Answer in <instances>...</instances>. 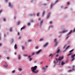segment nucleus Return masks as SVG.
I'll return each mask as SVG.
<instances>
[{"mask_svg":"<svg viewBox=\"0 0 75 75\" xmlns=\"http://www.w3.org/2000/svg\"><path fill=\"white\" fill-rule=\"evenodd\" d=\"M37 68V67L36 66H34V67H31V69L32 72L33 73H34L35 71L36 70Z\"/></svg>","mask_w":75,"mask_h":75,"instance_id":"f257e3e1","label":"nucleus"},{"mask_svg":"<svg viewBox=\"0 0 75 75\" xmlns=\"http://www.w3.org/2000/svg\"><path fill=\"white\" fill-rule=\"evenodd\" d=\"M64 57L63 56H62V57L59 56V57L58 60H59V61H62V60L64 59Z\"/></svg>","mask_w":75,"mask_h":75,"instance_id":"f03ea898","label":"nucleus"},{"mask_svg":"<svg viewBox=\"0 0 75 75\" xmlns=\"http://www.w3.org/2000/svg\"><path fill=\"white\" fill-rule=\"evenodd\" d=\"M60 51V50L59 49L56 52V53L57 54H56V57H57L59 56V52Z\"/></svg>","mask_w":75,"mask_h":75,"instance_id":"7ed1b4c3","label":"nucleus"},{"mask_svg":"<svg viewBox=\"0 0 75 75\" xmlns=\"http://www.w3.org/2000/svg\"><path fill=\"white\" fill-rule=\"evenodd\" d=\"M72 32V30H71L68 33V35H67V38H66V40L68 38H69V37H68V36H69V35L71 34V33Z\"/></svg>","mask_w":75,"mask_h":75,"instance_id":"20e7f679","label":"nucleus"},{"mask_svg":"<svg viewBox=\"0 0 75 75\" xmlns=\"http://www.w3.org/2000/svg\"><path fill=\"white\" fill-rule=\"evenodd\" d=\"M9 6L11 8H13V5H11V2H9Z\"/></svg>","mask_w":75,"mask_h":75,"instance_id":"39448f33","label":"nucleus"},{"mask_svg":"<svg viewBox=\"0 0 75 75\" xmlns=\"http://www.w3.org/2000/svg\"><path fill=\"white\" fill-rule=\"evenodd\" d=\"M41 51V50H40L38 51V52H36V54H38L40 53V52Z\"/></svg>","mask_w":75,"mask_h":75,"instance_id":"423d86ee","label":"nucleus"},{"mask_svg":"<svg viewBox=\"0 0 75 75\" xmlns=\"http://www.w3.org/2000/svg\"><path fill=\"white\" fill-rule=\"evenodd\" d=\"M48 42H46L44 45V47H45L47 46L48 44Z\"/></svg>","mask_w":75,"mask_h":75,"instance_id":"0eeeda50","label":"nucleus"},{"mask_svg":"<svg viewBox=\"0 0 75 75\" xmlns=\"http://www.w3.org/2000/svg\"><path fill=\"white\" fill-rule=\"evenodd\" d=\"M68 31V30H64L63 32H60V33H66Z\"/></svg>","mask_w":75,"mask_h":75,"instance_id":"6e6552de","label":"nucleus"},{"mask_svg":"<svg viewBox=\"0 0 75 75\" xmlns=\"http://www.w3.org/2000/svg\"><path fill=\"white\" fill-rule=\"evenodd\" d=\"M50 13H48V15L47 16V18H48L50 16Z\"/></svg>","mask_w":75,"mask_h":75,"instance_id":"1a4fd4ad","label":"nucleus"},{"mask_svg":"<svg viewBox=\"0 0 75 75\" xmlns=\"http://www.w3.org/2000/svg\"><path fill=\"white\" fill-rule=\"evenodd\" d=\"M46 69H47L44 67H43L42 68V70H46Z\"/></svg>","mask_w":75,"mask_h":75,"instance_id":"9d476101","label":"nucleus"},{"mask_svg":"<svg viewBox=\"0 0 75 75\" xmlns=\"http://www.w3.org/2000/svg\"><path fill=\"white\" fill-rule=\"evenodd\" d=\"M39 71V70H37L36 71H35L34 72V73H38Z\"/></svg>","mask_w":75,"mask_h":75,"instance_id":"9b49d317","label":"nucleus"},{"mask_svg":"<svg viewBox=\"0 0 75 75\" xmlns=\"http://www.w3.org/2000/svg\"><path fill=\"white\" fill-rule=\"evenodd\" d=\"M14 47V49L15 50H16L17 48V45L16 44L15 45Z\"/></svg>","mask_w":75,"mask_h":75,"instance_id":"f8f14e48","label":"nucleus"},{"mask_svg":"<svg viewBox=\"0 0 75 75\" xmlns=\"http://www.w3.org/2000/svg\"><path fill=\"white\" fill-rule=\"evenodd\" d=\"M70 47V45H68L67 47L66 48V50H67L68 48H69Z\"/></svg>","mask_w":75,"mask_h":75,"instance_id":"ddd939ff","label":"nucleus"},{"mask_svg":"<svg viewBox=\"0 0 75 75\" xmlns=\"http://www.w3.org/2000/svg\"><path fill=\"white\" fill-rule=\"evenodd\" d=\"M65 64L64 62L62 61L61 62V65H63Z\"/></svg>","mask_w":75,"mask_h":75,"instance_id":"4468645a","label":"nucleus"},{"mask_svg":"<svg viewBox=\"0 0 75 75\" xmlns=\"http://www.w3.org/2000/svg\"><path fill=\"white\" fill-rule=\"evenodd\" d=\"M18 59H20L21 58V56L20 54H19L18 56Z\"/></svg>","mask_w":75,"mask_h":75,"instance_id":"2eb2a0df","label":"nucleus"},{"mask_svg":"<svg viewBox=\"0 0 75 75\" xmlns=\"http://www.w3.org/2000/svg\"><path fill=\"white\" fill-rule=\"evenodd\" d=\"M25 28V26L24 27H23L22 28H21V30L22 29H24Z\"/></svg>","mask_w":75,"mask_h":75,"instance_id":"dca6fc26","label":"nucleus"},{"mask_svg":"<svg viewBox=\"0 0 75 75\" xmlns=\"http://www.w3.org/2000/svg\"><path fill=\"white\" fill-rule=\"evenodd\" d=\"M75 56V54L71 56V58H74V57Z\"/></svg>","mask_w":75,"mask_h":75,"instance_id":"f3484780","label":"nucleus"},{"mask_svg":"<svg viewBox=\"0 0 75 75\" xmlns=\"http://www.w3.org/2000/svg\"><path fill=\"white\" fill-rule=\"evenodd\" d=\"M13 31V28H10V31L11 32Z\"/></svg>","mask_w":75,"mask_h":75,"instance_id":"a211bd4d","label":"nucleus"},{"mask_svg":"<svg viewBox=\"0 0 75 75\" xmlns=\"http://www.w3.org/2000/svg\"><path fill=\"white\" fill-rule=\"evenodd\" d=\"M45 12L44 11H43L42 13V16L43 17L45 13Z\"/></svg>","mask_w":75,"mask_h":75,"instance_id":"6ab92c4d","label":"nucleus"},{"mask_svg":"<svg viewBox=\"0 0 75 75\" xmlns=\"http://www.w3.org/2000/svg\"><path fill=\"white\" fill-rule=\"evenodd\" d=\"M57 44H58V43L57 42H55V44L54 45V46H56L57 45Z\"/></svg>","mask_w":75,"mask_h":75,"instance_id":"aec40b11","label":"nucleus"},{"mask_svg":"<svg viewBox=\"0 0 75 75\" xmlns=\"http://www.w3.org/2000/svg\"><path fill=\"white\" fill-rule=\"evenodd\" d=\"M43 22V21H41L40 22V25H42V24Z\"/></svg>","mask_w":75,"mask_h":75,"instance_id":"412c9836","label":"nucleus"},{"mask_svg":"<svg viewBox=\"0 0 75 75\" xmlns=\"http://www.w3.org/2000/svg\"><path fill=\"white\" fill-rule=\"evenodd\" d=\"M74 50L73 49L72 50H70L69 52V53H71V52H72Z\"/></svg>","mask_w":75,"mask_h":75,"instance_id":"4be33fe9","label":"nucleus"},{"mask_svg":"<svg viewBox=\"0 0 75 75\" xmlns=\"http://www.w3.org/2000/svg\"><path fill=\"white\" fill-rule=\"evenodd\" d=\"M54 4H51V6L50 7V8H51L53 6H54Z\"/></svg>","mask_w":75,"mask_h":75,"instance_id":"5701e85b","label":"nucleus"},{"mask_svg":"<svg viewBox=\"0 0 75 75\" xmlns=\"http://www.w3.org/2000/svg\"><path fill=\"white\" fill-rule=\"evenodd\" d=\"M40 15V13H38L37 14V16H39Z\"/></svg>","mask_w":75,"mask_h":75,"instance_id":"b1692460","label":"nucleus"},{"mask_svg":"<svg viewBox=\"0 0 75 75\" xmlns=\"http://www.w3.org/2000/svg\"><path fill=\"white\" fill-rule=\"evenodd\" d=\"M30 22H34L33 20V19H31L30 20Z\"/></svg>","mask_w":75,"mask_h":75,"instance_id":"393cba45","label":"nucleus"},{"mask_svg":"<svg viewBox=\"0 0 75 75\" xmlns=\"http://www.w3.org/2000/svg\"><path fill=\"white\" fill-rule=\"evenodd\" d=\"M3 21H6V19L5 18H3Z\"/></svg>","mask_w":75,"mask_h":75,"instance_id":"a878e982","label":"nucleus"},{"mask_svg":"<svg viewBox=\"0 0 75 75\" xmlns=\"http://www.w3.org/2000/svg\"><path fill=\"white\" fill-rule=\"evenodd\" d=\"M25 48V47L23 46H22V48L23 50H24V48Z\"/></svg>","mask_w":75,"mask_h":75,"instance_id":"bb28decb","label":"nucleus"},{"mask_svg":"<svg viewBox=\"0 0 75 75\" xmlns=\"http://www.w3.org/2000/svg\"><path fill=\"white\" fill-rule=\"evenodd\" d=\"M29 60L30 61H31L32 60V58H29Z\"/></svg>","mask_w":75,"mask_h":75,"instance_id":"cd10ccee","label":"nucleus"},{"mask_svg":"<svg viewBox=\"0 0 75 75\" xmlns=\"http://www.w3.org/2000/svg\"><path fill=\"white\" fill-rule=\"evenodd\" d=\"M71 54H72V53H70L67 55V56H70Z\"/></svg>","mask_w":75,"mask_h":75,"instance_id":"c85d7f7f","label":"nucleus"},{"mask_svg":"<svg viewBox=\"0 0 75 75\" xmlns=\"http://www.w3.org/2000/svg\"><path fill=\"white\" fill-rule=\"evenodd\" d=\"M35 48H36V49H38V46H36L35 47Z\"/></svg>","mask_w":75,"mask_h":75,"instance_id":"c756f323","label":"nucleus"},{"mask_svg":"<svg viewBox=\"0 0 75 75\" xmlns=\"http://www.w3.org/2000/svg\"><path fill=\"white\" fill-rule=\"evenodd\" d=\"M20 23V21H18V22L17 23V25H18Z\"/></svg>","mask_w":75,"mask_h":75,"instance_id":"7c9ffc66","label":"nucleus"},{"mask_svg":"<svg viewBox=\"0 0 75 75\" xmlns=\"http://www.w3.org/2000/svg\"><path fill=\"white\" fill-rule=\"evenodd\" d=\"M5 1L6 3H7L8 2V0H5Z\"/></svg>","mask_w":75,"mask_h":75,"instance_id":"2f4dec72","label":"nucleus"},{"mask_svg":"<svg viewBox=\"0 0 75 75\" xmlns=\"http://www.w3.org/2000/svg\"><path fill=\"white\" fill-rule=\"evenodd\" d=\"M72 58L73 59H71V61H73L75 59V58Z\"/></svg>","mask_w":75,"mask_h":75,"instance_id":"473e14b6","label":"nucleus"},{"mask_svg":"<svg viewBox=\"0 0 75 75\" xmlns=\"http://www.w3.org/2000/svg\"><path fill=\"white\" fill-rule=\"evenodd\" d=\"M72 71V70H69L68 71V72H70Z\"/></svg>","mask_w":75,"mask_h":75,"instance_id":"72a5a7b5","label":"nucleus"},{"mask_svg":"<svg viewBox=\"0 0 75 75\" xmlns=\"http://www.w3.org/2000/svg\"><path fill=\"white\" fill-rule=\"evenodd\" d=\"M43 5L45 6H46L47 5V4H43Z\"/></svg>","mask_w":75,"mask_h":75,"instance_id":"f704fd0d","label":"nucleus"},{"mask_svg":"<svg viewBox=\"0 0 75 75\" xmlns=\"http://www.w3.org/2000/svg\"><path fill=\"white\" fill-rule=\"evenodd\" d=\"M59 1V0H57L56 1V2H55V4L57 3Z\"/></svg>","mask_w":75,"mask_h":75,"instance_id":"c9c22d12","label":"nucleus"},{"mask_svg":"<svg viewBox=\"0 0 75 75\" xmlns=\"http://www.w3.org/2000/svg\"><path fill=\"white\" fill-rule=\"evenodd\" d=\"M30 25V23H28V25Z\"/></svg>","mask_w":75,"mask_h":75,"instance_id":"e433bc0d","label":"nucleus"},{"mask_svg":"<svg viewBox=\"0 0 75 75\" xmlns=\"http://www.w3.org/2000/svg\"><path fill=\"white\" fill-rule=\"evenodd\" d=\"M15 73V70H13V71H12V73Z\"/></svg>","mask_w":75,"mask_h":75,"instance_id":"4c0bfd02","label":"nucleus"},{"mask_svg":"<svg viewBox=\"0 0 75 75\" xmlns=\"http://www.w3.org/2000/svg\"><path fill=\"white\" fill-rule=\"evenodd\" d=\"M73 32H75V28H74V29L73 30Z\"/></svg>","mask_w":75,"mask_h":75,"instance_id":"58836bf2","label":"nucleus"},{"mask_svg":"<svg viewBox=\"0 0 75 75\" xmlns=\"http://www.w3.org/2000/svg\"><path fill=\"white\" fill-rule=\"evenodd\" d=\"M35 53H32V56H33L34 55Z\"/></svg>","mask_w":75,"mask_h":75,"instance_id":"ea45409f","label":"nucleus"},{"mask_svg":"<svg viewBox=\"0 0 75 75\" xmlns=\"http://www.w3.org/2000/svg\"><path fill=\"white\" fill-rule=\"evenodd\" d=\"M43 40V39H41L40 40V41H42Z\"/></svg>","mask_w":75,"mask_h":75,"instance_id":"a19ab883","label":"nucleus"},{"mask_svg":"<svg viewBox=\"0 0 75 75\" xmlns=\"http://www.w3.org/2000/svg\"><path fill=\"white\" fill-rule=\"evenodd\" d=\"M73 68H75V66L74 65L73 66Z\"/></svg>","mask_w":75,"mask_h":75,"instance_id":"79ce46f5","label":"nucleus"},{"mask_svg":"<svg viewBox=\"0 0 75 75\" xmlns=\"http://www.w3.org/2000/svg\"><path fill=\"white\" fill-rule=\"evenodd\" d=\"M66 45H64V46L63 48H64V49L65 48V47H66Z\"/></svg>","mask_w":75,"mask_h":75,"instance_id":"37998d69","label":"nucleus"},{"mask_svg":"<svg viewBox=\"0 0 75 75\" xmlns=\"http://www.w3.org/2000/svg\"><path fill=\"white\" fill-rule=\"evenodd\" d=\"M56 60L57 61H59V59H56Z\"/></svg>","mask_w":75,"mask_h":75,"instance_id":"c03bdc74","label":"nucleus"},{"mask_svg":"<svg viewBox=\"0 0 75 75\" xmlns=\"http://www.w3.org/2000/svg\"><path fill=\"white\" fill-rule=\"evenodd\" d=\"M32 15H33V14H30L29 15V16H32Z\"/></svg>","mask_w":75,"mask_h":75,"instance_id":"a18cd8bd","label":"nucleus"},{"mask_svg":"<svg viewBox=\"0 0 75 75\" xmlns=\"http://www.w3.org/2000/svg\"><path fill=\"white\" fill-rule=\"evenodd\" d=\"M1 33H0V40H1Z\"/></svg>","mask_w":75,"mask_h":75,"instance_id":"49530a36","label":"nucleus"},{"mask_svg":"<svg viewBox=\"0 0 75 75\" xmlns=\"http://www.w3.org/2000/svg\"><path fill=\"white\" fill-rule=\"evenodd\" d=\"M7 66H8V65H6V66H4V67H7Z\"/></svg>","mask_w":75,"mask_h":75,"instance_id":"de8ad7c7","label":"nucleus"},{"mask_svg":"<svg viewBox=\"0 0 75 75\" xmlns=\"http://www.w3.org/2000/svg\"><path fill=\"white\" fill-rule=\"evenodd\" d=\"M57 41V39H54V42H55Z\"/></svg>","mask_w":75,"mask_h":75,"instance_id":"09e8293b","label":"nucleus"},{"mask_svg":"<svg viewBox=\"0 0 75 75\" xmlns=\"http://www.w3.org/2000/svg\"><path fill=\"white\" fill-rule=\"evenodd\" d=\"M7 59L8 60L9 59V57H7Z\"/></svg>","mask_w":75,"mask_h":75,"instance_id":"8fccbe9b","label":"nucleus"},{"mask_svg":"<svg viewBox=\"0 0 75 75\" xmlns=\"http://www.w3.org/2000/svg\"><path fill=\"white\" fill-rule=\"evenodd\" d=\"M67 5L69 4V2H67Z\"/></svg>","mask_w":75,"mask_h":75,"instance_id":"3c124183","label":"nucleus"},{"mask_svg":"<svg viewBox=\"0 0 75 75\" xmlns=\"http://www.w3.org/2000/svg\"><path fill=\"white\" fill-rule=\"evenodd\" d=\"M17 34H18V35H20V33H19V32H18Z\"/></svg>","mask_w":75,"mask_h":75,"instance_id":"603ef678","label":"nucleus"},{"mask_svg":"<svg viewBox=\"0 0 75 75\" xmlns=\"http://www.w3.org/2000/svg\"><path fill=\"white\" fill-rule=\"evenodd\" d=\"M75 69V68H73L72 69V70H74V69Z\"/></svg>","mask_w":75,"mask_h":75,"instance_id":"864d4df0","label":"nucleus"},{"mask_svg":"<svg viewBox=\"0 0 75 75\" xmlns=\"http://www.w3.org/2000/svg\"><path fill=\"white\" fill-rule=\"evenodd\" d=\"M19 70L21 71L22 70V69L21 68H20L19 69Z\"/></svg>","mask_w":75,"mask_h":75,"instance_id":"5fc2aeb1","label":"nucleus"},{"mask_svg":"<svg viewBox=\"0 0 75 75\" xmlns=\"http://www.w3.org/2000/svg\"><path fill=\"white\" fill-rule=\"evenodd\" d=\"M31 41H32V40H28V42H31Z\"/></svg>","mask_w":75,"mask_h":75,"instance_id":"6e6d98bb","label":"nucleus"},{"mask_svg":"<svg viewBox=\"0 0 75 75\" xmlns=\"http://www.w3.org/2000/svg\"><path fill=\"white\" fill-rule=\"evenodd\" d=\"M6 35L5 34H4V37H6Z\"/></svg>","mask_w":75,"mask_h":75,"instance_id":"4d7b16f0","label":"nucleus"},{"mask_svg":"<svg viewBox=\"0 0 75 75\" xmlns=\"http://www.w3.org/2000/svg\"><path fill=\"white\" fill-rule=\"evenodd\" d=\"M53 27V26L52 25H51L50 26V28H52Z\"/></svg>","mask_w":75,"mask_h":75,"instance_id":"13d9d810","label":"nucleus"},{"mask_svg":"<svg viewBox=\"0 0 75 75\" xmlns=\"http://www.w3.org/2000/svg\"><path fill=\"white\" fill-rule=\"evenodd\" d=\"M2 10H0V14H1V13L2 12Z\"/></svg>","mask_w":75,"mask_h":75,"instance_id":"bf43d9fd","label":"nucleus"},{"mask_svg":"<svg viewBox=\"0 0 75 75\" xmlns=\"http://www.w3.org/2000/svg\"><path fill=\"white\" fill-rule=\"evenodd\" d=\"M33 15H34V16H35V13H33V14H32Z\"/></svg>","mask_w":75,"mask_h":75,"instance_id":"052dcab7","label":"nucleus"},{"mask_svg":"<svg viewBox=\"0 0 75 75\" xmlns=\"http://www.w3.org/2000/svg\"><path fill=\"white\" fill-rule=\"evenodd\" d=\"M52 55V54H51L49 56V57H50V56H51Z\"/></svg>","mask_w":75,"mask_h":75,"instance_id":"680f3d73","label":"nucleus"},{"mask_svg":"<svg viewBox=\"0 0 75 75\" xmlns=\"http://www.w3.org/2000/svg\"><path fill=\"white\" fill-rule=\"evenodd\" d=\"M11 40L12 41V42H13V39H11Z\"/></svg>","mask_w":75,"mask_h":75,"instance_id":"e2e57ef3","label":"nucleus"},{"mask_svg":"<svg viewBox=\"0 0 75 75\" xmlns=\"http://www.w3.org/2000/svg\"><path fill=\"white\" fill-rule=\"evenodd\" d=\"M27 42H25V45H27Z\"/></svg>","mask_w":75,"mask_h":75,"instance_id":"0e129e2a","label":"nucleus"},{"mask_svg":"<svg viewBox=\"0 0 75 75\" xmlns=\"http://www.w3.org/2000/svg\"><path fill=\"white\" fill-rule=\"evenodd\" d=\"M48 67V66H46V67H45L46 68H47Z\"/></svg>","mask_w":75,"mask_h":75,"instance_id":"69168bd1","label":"nucleus"},{"mask_svg":"<svg viewBox=\"0 0 75 75\" xmlns=\"http://www.w3.org/2000/svg\"><path fill=\"white\" fill-rule=\"evenodd\" d=\"M2 45V44L1 43H0V46Z\"/></svg>","mask_w":75,"mask_h":75,"instance_id":"338daca9","label":"nucleus"},{"mask_svg":"<svg viewBox=\"0 0 75 75\" xmlns=\"http://www.w3.org/2000/svg\"><path fill=\"white\" fill-rule=\"evenodd\" d=\"M20 38H21V37H19V38L18 39H20Z\"/></svg>","mask_w":75,"mask_h":75,"instance_id":"774afa93","label":"nucleus"}]
</instances>
